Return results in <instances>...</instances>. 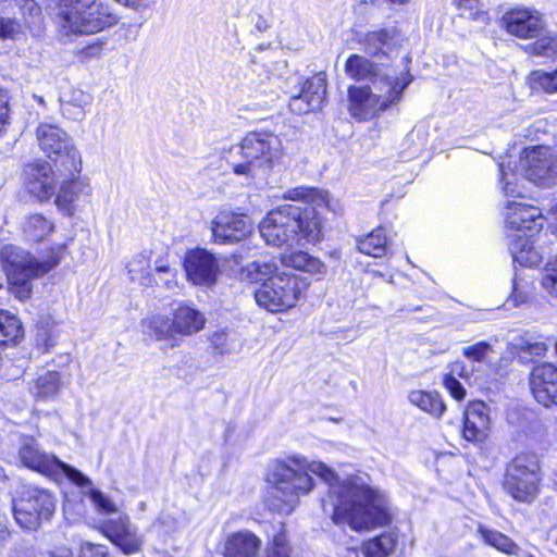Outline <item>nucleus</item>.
I'll return each mask as SVG.
<instances>
[{
	"label": "nucleus",
	"mask_w": 557,
	"mask_h": 557,
	"mask_svg": "<svg viewBox=\"0 0 557 557\" xmlns=\"http://www.w3.org/2000/svg\"><path fill=\"white\" fill-rule=\"evenodd\" d=\"M531 83L534 88H540L550 94L557 92V70L552 73L534 71L531 74Z\"/></svg>",
	"instance_id": "nucleus-43"
},
{
	"label": "nucleus",
	"mask_w": 557,
	"mask_h": 557,
	"mask_svg": "<svg viewBox=\"0 0 557 557\" xmlns=\"http://www.w3.org/2000/svg\"><path fill=\"white\" fill-rule=\"evenodd\" d=\"M533 296V287L530 282L520 277L517 273L512 280V292L509 301L513 306H520L529 302Z\"/></svg>",
	"instance_id": "nucleus-39"
},
{
	"label": "nucleus",
	"mask_w": 557,
	"mask_h": 557,
	"mask_svg": "<svg viewBox=\"0 0 557 557\" xmlns=\"http://www.w3.org/2000/svg\"><path fill=\"white\" fill-rule=\"evenodd\" d=\"M409 403L434 418H441L446 406L437 392L413 389L408 394Z\"/></svg>",
	"instance_id": "nucleus-30"
},
{
	"label": "nucleus",
	"mask_w": 557,
	"mask_h": 557,
	"mask_svg": "<svg viewBox=\"0 0 557 557\" xmlns=\"http://www.w3.org/2000/svg\"><path fill=\"white\" fill-rule=\"evenodd\" d=\"M163 527L166 532L174 533L182 529L183 523L178 519H174L170 515H165L161 518L158 528Z\"/></svg>",
	"instance_id": "nucleus-49"
},
{
	"label": "nucleus",
	"mask_w": 557,
	"mask_h": 557,
	"mask_svg": "<svg viewBox=\"0 0 557 557\" xmlns=\"http://www.w3.org/2000/svg\"><path fill=\"white\" fill-rule=\"evenodd\" d=\"M545 222L540 208L520 201H508L505 211L506 237L513 262L523 267L542 263L547 234H541Z\"/></svg>",
	"instance_id": "nucleus-3"
},
{
	"label": "nucleus",
	"mask_w": 557,
	"mask_h": 557,
	"mask_svg": "<svg viewBox=\"0 0 557 557\" xmlns=\"http://www.w3.org/2000/svg\"><path fill=\"white\" fill-rule=\"evenodd\" d=\"M20 30L15 20L0 17V39L14 38Z\"/></svg>",
	"instance_id": "nucleus-47"
},
{
	"label": "nucleus",
	"mask_w": 557,
	"mask_h": 557,
	"mask_svg": "<svg viewBox=\"0 0 557 557\" xmlns=\"http://www.w3.org/2000/svg\"><path fill=\"white\" fill-rule=\"evenodd\" d=\"M2 287V284L0 283V288Z\"/></svg>",
	"instance_id": "nucleus-60"
},
{
	"label": "nucleus",
	"mask_w": 557,
	"mask_h": 557,
	"mask_svg": "<svg viewBox=\"0 0 557 557\" xmlns=\"http://www.w3.org/2000/svg\"><path fill=\"white\" fill-rule=\"evenodd\" d=\"M309 287L307 278L293 273H277L255 290L260 307L271 312H282L296 307Z\"/></svg>",
	"instance_id": "nucleus-10"
},
{
	"label": "nucleus",
	"mask_w": 557,
	"mask_h": 557,
	"mask_svg": "<svg viewBox=\"0 0 557 557\" xmlns=\"http://www.w3.org/2000/svg\"><path fill=\"white\" fill-rule=\"evenodd\" d=\"M536 38L537 40L530 44L527 48L530 54L550 59L557 57V37L547 30V26L545 27L544 35H540Z\"/></svg>",
	"instance_id": "nucleus-36"
},
{
	"label": "nucleus",
	"mask_w": 557,
	"mask_h": 557,
	"mask_svg": "<svg viewBox=\"0 0 557 557\" xmlns=\"http://www.w3.org/2000/svg\"><path fill=\"white\" fill-rule=\"evenodd\" d=\"M361 253L381 258L387 253V239L385 230L377 227L364 237L358 239L357 245Z\"/></svg>",
	"instance_id": "nucleus-32"
},
{
	"label": "nucleus",
	"mask_w": 557,
	"mask_h": 557,
	"mask_svg": "<svg viewBox=\"0 0 557 557\" xmlns=\"http://www.w3.org/2000/svg\"><path fill=\"white\" fill-rule=\"evenodd\" d=\"M79 557H108V550L102 545L87 543L82 546Z\"/></svg>",
	"instance_id": "nucleus-48"
},
{
	"label": "nucleus",
	"mask_w": 557,
	"mask_h": 557,
	"mask_svg": "<svg viewBox=\"0 0 557 557\" xmlns=\"http://www.w3.org/2000/svg\"><path fill=\"white\" fill-rule=\"evenodd\" d=\"M40 149L49 157L66 153L73 160L79 157L78 150L72 146L66 133L59 126L40 123L36 131Z\"/></svg>",
	"instance_id": "nucleus-19"
},
{
	"label": "nucleus",
	"mask_w": 557,
	"mask_h": 557,
	"mask_svg": "<svg viewBox=\"0 0 557 557\" xmlns=\"http://www.w3.org/2000/svg\"><path fill=\"white\" fill-rule=\"evenodd\" d=\"M290 552L286 532L281 530L268 545L265 555L267 557H292Z\"/></svg>",
	"instance_id": "nucleus-42"
},
{
	"label": "nucleus",
	"mask_w": 557,
	"mask_h": 557,
	"mask_svg": "<svg viewBox=\"0 0 557 557\" xmlns=\"http://www.w3.org/2000/svg\"><path fill=\"white\" fill-rule=\"evenodd\" d=\"M55 509V499L45 488L25 487L17 499H13V516L16 523L26 530H36L51 518Z\"/></svg>",
	"instance_id": "nucleus-12"
},
{
	"label": "nucleus",
	"mask_w": 557,
	"mask_h": 557,
	"mask_svg": "<svg viewBox=\"0 0 557 557\" xmlns=\"http://www.w3.org/2000/svg\"><path fill=\"white\" fill-rule=\"evenodd\" d=\"M368 273H370L374 277H382V278L385 277V275L382 272L376 271V270H368Z\"/></svg>",
	"instance_id": "nucleus-56"
},
{
	"label": "nucleus",
	"mask_w": 557,
	"mask_h": 557,
	"mask_svg": "<svg viewBox=\"0 0 557 557\" xmlns=\"http://www.w3.org/2000/svg\"><path fill=\"white\" fill-rule=\"evenodd\" d=\"M311 474L329 485V497L322 500V508L331 513L335 524H347L352 530L362 531L389 522L387 499L371 486L369 478L357 474L339 480L329 466L309 460L301 454H288L268 463L264 481L269 486L265 495L269 509L283 515L292 513L300 497L314 490Z\"/></svg>",
	"instance_id": "nucleus-1"
},
{
	"label": "nucleus",
	"mask_w": 557,
	"mask_h": 557,
	"mask_svg": "<svg viewBox=\"0 0 557 557\" xmlns=\"http://www.w3.org/2000/svg\"><path fill=\"white\" fill-rule=\"evenodd\" d=\"M490 424L487 405L480 400L470 403L465 410L463 437L469 442H482L487 436Z\"/></svg>",
	"instance_id": "nucleus-21"
},
{
	"label": "nucleus",
	"mask_w": 557,
	"mask_h": 557,
	"mask_svg": "<svg viewBox=\"0 0 557 557\" xmlns=\"http://www.w3.org/2000/svg\"><path fill=\"white\" fill-rule=\"evenodd\" d=\"M7 475L4 473V470L0 467V482H3L5 480Z\"/></svg>",
	"instance_id": "nucleus-58"
},
{
	"label": "nucleus",
	"mask_w": 557,
	"mask_h": 557,
	"mask_svg": "<svg viewBox=\"0 0 557 557\" xmlns=\"http://www.w3.org/2000/svg\"><path fill=\"white\" fill-rule=\"evenodd\" d=\"M91 187L85 181H72L63 185L57 196V203L62 210L70 212L77 202H88Z\"/></svg>",
	"instance_id": "nucleus-27"
},
{
	"label": "nucleus",
	"mask_w": 557,
	"mask_h": 557,
	"mask_svg": "<svg viewBox=\"0 0 557 557\" xmlns=\"http://www.w3.org/2000/svg\"><path fill=\"white\" fill-rule=\"evenodd\" d=\"M397 536L392 532L369 540L364 543L362 552L366 557H388L395 549Z\"/></svg>",
	"instance_id": "nucleus-33"
},
{
	"label": "nucleus",
	"mask_w": 557,
	"mask_h": 557,
	"mask_svg": "<svg viewBox=\"0 0 557 557\" xmlns=\"http://www.w3.org/2000/svg\"><path fill=\"white\" fill-rule=\"evenodd\" d=\"M156 270L159 272V273H164L166 274L169 277H165V278H161L164 283V285L168 287V288H171V284L174 282V277H175V274L170 270V268L164 264V263H160L156 267Z\"/></svg>",
	"instance_id": "nucleus-50"
},
{
	"label": "nucleus",
	"mask_w": 557,
	"mask_h": 557,
	"mask_svg": "<svg viewBox=\"0 0 557 557\" xmlns=\"http://www.w3.org/2000/svg\"><path fill=\"white\" fill-rule=\"evenodd\" d=\"M60 386V374L55 371H45L38 374L29 392L37 400H48L58 395Z\"/></svg>",
	"instance_id": "nucleus-31"
},
{
	"label": "nucleus",
	"mask_w": 557,
	"mask_h": 557,
	"mask_svg": "<svg viewBox=\"0 0 557 557\" xmlns=\"http://www.w3.org/2000/svg\"><path fill=\"white\" fill-rule=\"evenodd\" d=\"M346 74L355 81H369L371 85L376 78H385L389 75H399L393 69L377 67L371 60L359 54H351L345 63Z\"/></svg>",
	"instance_id": "nucleus-22"
},
{
	"label": "nucleus",
	"mask_w": 557,
	"mask_h": 557,
	"mask_svg": "<svg viewBox=\"0 0 557 557\" xmlns=\"http://www.w3.org/2000/svg\"><path fill=\"white\" fill-rule=\"evenodd\" d=\"M210 342L213 348L221 355L234 354L240 349V343L234 333L225 331L214 332L210 337Z\"/></svg>",
	"instance_id": "nucleus-38"
},
{
	"label": "nucleus",
	"mask_w": 557,
	"mask_h": 557,
	"mask_svg": "<svg viewBox=\"0 0 557 557\" xmlns=\"http://www.w3.org/2000/svg\"><path fill=\"white\" fill-rule=\"evenodd\" d=\"M184 267L188 280L196 285L213 284L219 272L218 260L205 249L189 251L185 257Z\"/></svg>",
	"instance_id": "nucleus-18"
},
{
	"label": "nucleus",
	"mask_w": 557,
	"mask_h": 557,
	"mask_svg": "<svg viewBox=\"0 0 557 557\" xmlns=\"http://www.w3.org/2000/svg\"><path fill=\"white\" fill-rule=\"evenodd\" d=\"M261 541L250 531L231 534L225 543L224 557H255Z\"/></svg>",
	"instance_id": "nucleus-24"
},
{
	"label": "nucleus",
	"mask_w": 557,
	"mask_h": 557,
	"mask_svg": "<svg viewBox=\"0 0 557 557\" xmlns=\"http://www.w3.org/2000/svg\"><path fill=\"white\" fill-rule=\"evenodd\" d=\"M125 5H135L136 0H116Z\"/></svg>",
	"instance_id": "nucleus-57"
},
{
	"label": "nucleus",
	"mask_w": 557,
	"mask_h": 557,
	"mask_svg": "<svg viewBox=\"0 0 557 557\" xmlns=\"http://www.w3.org/2000/svg\"><path fill=\"white\" fill-rule=\"evenodd\" d=\"M20 462L38 473L58 479L66 476L73 484L81 487L83 493L90 498L95 509L108 519L103 522L104 534L125 554H133L138 548V542L129 532L128 519L120 512L106 495L92 487L88 476L76 468L59 460L54 455L42 450L34 437H24L18 447Z\"/></svg>",
	"instance_id": "nucleus-2"
},
{
	"label": "nucleus",
	"mask_w": 557,
	"mask_h": 557,
	"mask_svg": "<svg viewBox=\"0 0 557 557\" xmlns=\"http://www.w3.org/2000/svg\"><path fill=\"white\" fill-rule=\"evenodd\" d=\"M541 285L552 298L557 299V256L546 263Z\"/></svg>",
	"instance_id": "nucleus-41"
},
{
	"label": "nucleus",
	"mask_w": 557,
	"mask_h": 557,
	"mask_svg": "<svg viewBox=\"0 0 557 557\" xmlns=\"http://www.w3.org/2000/svg\"><path fill=\"white\" fill-rule=\"evenodd\" d=\"M260 235L275 247L305 246L320 240V221L311 207L284 205L271 210L259 224Z\"/></svg>",
	"instance_id": "nucleus-4"
},
{
	"label": "nucleus",
	"mask_w": 557,
	"mask_h": 557,
	"mask_svg": "<svg viewBox=\"0 0 557 557\" xmlns=\"http://www.w3.org/2000/svg\"><path fill=\"white\" fill-rule=\"evenodd\" d=\"M71 507V502L69 499L64 503V509L67 510Z\"/></svg>",
	"instance_id": "nucleus-59"
},
{
	"label": "nucleus",
	"mask_w": 557,
	"mask_h": 557,
	"mask_svg": "<svg viewBox=\"0 0 557 557\" xmlns=\"http://www.w3.org/2000/svg\"><path fill=\"white\" fill-rule=\"evenodd\" d=\"M41 339H44V347H45V350H47L49 347L53 346V342H51L49 338H48V334H47V331H41L37 334V344L38 345H41Z\"/></svg>",
	"instance_id": "nucleus-53"
},
{
	"label": "nucleus",
	"mask_w": 557,
	"mask_h": 557,
	"mask_svg": "<svg viewBox=\"0 0 557 557\" xmlns=\"http://www.w3.org/2000/svg\"><path fill=\"white\" fill-rule=\"evenodd\" d=\"M211 231L215 243L234 244L252 232V223L247 215L224 210L212 221Z\"/></svg>",
	"instance_id": "nucleus-15"
},
{
	"label": "nucleus",
	"mask_w": 557,
	"mask_h": 557,
	"mask_svg": "<svg viewBox=\"0 0 557 557\" xmlns=\"http://www.w3.org/2000/svg\"><path fill=\"white\" fill-rule=\"evenodd\" d=\"M101 51V45L100 44H92L88 47H86L82 53L86 57H97Z\"/></svg>",
	"instance_id": "nucleus-51"
},
{
	"label": "nucleus",
	"mask_w": 557,
	"mask_h": 557,
	"mask_svg": "<svg viewBox=\"0 0 557 557\" xmlns=\"http://www.w3.org/2000/svg\"><path fill=\"white\" fill-rule=\"evenodd\" d=\"M444 386L449 392L450 396L460 401L466 397V389L462 384L453 375L446 374L444 376Z\"/></svg>",
	"instance_id": "nucleus-46"
},
{
	"label": "nucleus",
	"mask_w": 557,
	"mask_h": 557,
	"mask_svg": "<svg viewBox=\"0 0 557 557\" xmlns=\"http://www.w3.org/2000/svg\"><path fill=\"white\" fill-rule=\"evenodd\" d=\"M357 40L362 50L370 55H387L406 41V37L395 25L377 30L357 34Z\"/></svg>",
	"instance_id": "nucleus-16"
},
{
	"label": "nucleus",
	"mask_w": 557,
	"mask_h": 557,
	"mask_svg": "<svg viewBox=\"0 0 557 557\" xmlns=\"http://www.w3.org/2000/svg\"><path fill=\"white\" fill-rule=\"evenodd\" d=\"M9 532L5 525L0 521V545L8 539Z\"/></svg>",
	"instance_id": "nucleus-55"
},
{
	"label": "nucleus",
	"mask_w": 557,
	"mask_h": 557,
	"mask_svg": "<svg viewBox=\"0 0 557 557\" xmlns=\"http://www.w3.org/2000/svg\"><path fill=\"white\" fill-rule=\"evenodd\" d=\"M62 246L51 248L46 257H36L16 245H4L0 263L7 275L10 290L20 300L30 297L33 280L55 268L61 260Z\"/></svg>",
	"instance_id": "nucleus-6"
},
{
	"label": "nucleus",
	"mask_w": 557,
	"mask_h": 557,
	"mask_svg": "<svg viewBox=\"0 0 557 557\" xmlns=\"http://www.w3.org/2000/svg\"><path fill=\"white\" fill-rule=\"evenodd\" d=\"M500 176L506 196H522L519 176L540 187H550L557 182V156L547 146L525 148L516 169H511L510 164H500Z\"/></svg>",
	"instance_id": "nucleus-8"
},
{
	"label": "nucleus",
	"mask_w": 557,
	"mask_h": 557,
	"mask_svg": "<svg viewBox=\"0 0 557 557\" xmlns=\"http://www.w3.org/2000/svg\"><path fill=\"white\" fill-rule=\"evenodd\" d=\"M458 8L462 15L472 20L484 17L485 13L480 10L479 0H457Z\"/></svg>",
	"instance_id": "nucleus-45"
},
{
	"label": "nucleus",
	"mask_w": 557,
	"mask_h": 557,
	"mask_svg": "<svg viewBox=\"0 0 557 557\" xmlns=\"http://www.w3.org/2000/svg\"><path fill=\"white\" fill-rule=\"evenodd\" d=\"M502 23L507 33L522 39L544 35L546 27L543 14L531 8H516L506 12Z\"/></svg>",
	"instance_id": "nucleus-14"
},
{
	"label": "nucleus",
	"mask_w": 557,
	"mask_h": 557,
	"mask_svg": "<svg viewBox=\"0 0 557 557\" xmlns=\"http://www.w3.org/2000/svg\"><path fill=\"white\" fill-rule=\"evenodd\" d=\"M45 557H73L72 553L66 547L57 548L54 552H49Z\"/></svg>",
	"instance_id": "nucleus-52"
},
{
	"label": "nucleus",
	"mask_w": 557,
	"mask_h": 557,
	"mask_svg": "<svg viewBox=\"0 0 557 557\" xmlns=\"http://www.w3.org/2000/svg\"><path fill=\"white\" fill-rule=\"evenodd\" d=\"M530 386L537 403L557 406V367L553 363L535 366L530 374Z\"/></svg>",
	"instance_id": "nucleus-17"
},
{
	"label": "nucleus",
	"mask_w": 557,
	"mask_h": 557,
	"mask_svg": "<svg viewBox=\"0 0 557 557\" xmlns=\"http://www.w3.org/2000/svg\"><path fill=\"white\" fill-rule=\"evenodd\" d=\"M297 85L289 90V110L296 114H307L320 109L326 92L325 79L313 76L306 82L295 77Z\"/></svg>",
	"instance_id": "nucleus-13"
},
{
	"label": "nucleus",
	"mask_w": 557,
	"mask_h": 557,
	"mask_svg": "<svg viewBox=\"0 0 557 557\" xmlns=\"http://www.w3.org/2000/svg\"><path fill=\"white\" fill-rule=\"evenodd\" d=\"M550 219L553 221V226L555 228V236L557 237V203L550 209Z\"/></svg>",
	"instance_id": "nucleus-54"
},
{
	"label": "nucleus",
	"mask_w": 557,
	"mask_h": 557,
	"mask_svg": "<svg viewBox=\"0 0 557 557\" xmlns=\"http://www.w3.org/2000/svg\"><path fill=\"white\" fill-rule=\"evenodd\" d=\"M285 198L292 200H304L313 202L317 206L330 207L331 196L325 190H319L314 188L298 187L288 190L285 194Z\"/></svg>",
	"instance_id": "nucleus-37"
},
{
	"label": "nucleus",
	"mask_w": 557,
	"mask_h": 557,
	"mask_svg": "<svg viewBox=\"0 0 557 557\" xmlns=\"http://www.w3.org/2000/svg\"><path fill=\"white\" fill-rule=\"evenodd\" d=\"M478 532L483 540V542L499 552L509 555H517L519 552L518 545L509 539L507 535L496 531L488 529L484 525H480Z\"/></svg>",
	"instance_id": "nucleus-35"
},
{
	"label": "nucleus",
	"mask_w": 557,
	"mask_h": 557,
	"mask_svg": "<svg viewBox=\"0 0 557 557\" xmlns=\"http://www.w3.org/2000/svg\"><path fill=\"white\" fill-rule=\"evenodd\" d=\"M408 69L399 75L376 78L373 85L352 86L348 89V110L358 121H370L401 100L403 91L411 83Z\"/></svg>",
	"instance_id": "nucleus-7"
},
{
	"label": "nucleus",
	"mask_w": 557,
	"mask_h": 557,
	"mask_svg": "<svg viewBox=\"0 0 557 557\" xmlns=\"http://www.w3.org/2000/svg\"><path fill=\"white\" fill-rule=\"evenodd\" d=\"M59 20L62 30L79 35L101 32L116 22L100 0H60Z\"/></svg>",
	"instance_id": "nucleus-9"
},
{
	"label": "nucleus",
	"mask_w": 557,
	"mask_h": 557,
	"mask_svg": "<svg viewBox=\"0 0 557 557\" xmlns=\"http://www.w3.org/2000/svg\"><path fill=\"white\" fill-rule=\"evenodd\" d=\"M540 481V465L536 457L520 454L507 465L503 485L513 499L530 503L539 493Z\"/></svg>",
	"instance_id": "nucleus-11"
},
{
	"label": "nucleus",
	"mask_w": 557,
	"mask_h": 557,
	"mask_svg": "<svg viewBox=\"0 0 557 557\" xmlns=\"http://www.w3.org/2000/svg\"><path fill=\"white\" fill-rule=\"evenodd\" d=\"M515 346L521 351L535 357L544 356L547 350V345L544 342H531L525 338L519 339Z\"/></svg>",
	"instance_id": "nucleus-44"
},
{
	"label": "nucleus",
	"mask_w": 557,
	"mask_h": 557,
	"mask_svg": "<svg viewBox=\"0 0 557 557\" xmlns=\"http://www.w3.org/2000/svg\"><path fill=\"white\" fill-rule=\"evenodd\" d=\"M28 191L39 200H47L55 194L57 182L49 162L28 164L25 168Z\"/></svg>",
	"instance_id": "nucleus-20"
},
{
	"label": "nucleus",
	"mask_w": 557,
	"mask_h": 557,
	"mask_svg": "<svg viewBox=\"0 0 557 557\" xmlns=\"http://www.w3.org/2000/svg\"><path fill=\"white\" fill-rule=\"evenodd\" d=\"M91 103L90 95L79 88L71 87L60 96L62 114L74 121H81L86 113V108Z\"/></svg>",
	"instance_id": "nucleus-25"
},
{
	"label": "nucleus",
	"mask_w": 557,
	"mask_h": 557,
	"mask_svg": "<svg viewBox=\"0 0 557 557\" xmlns=\"http://www.w3.org/2000/svg\"><path fill=\"white\" fill-rule=\"evenodd\" d=\"M281 262L285 267L314 275L317 280H320L326 273V265L320 259L301 250L283 253Z\"/></svg>",
	"instance_id": "nucleus-26"
},
{
	"label": "nucleus",
	"mask_w": 557,
	"mask_h": 557,
	"mask_svg": "<svg viewBox=\"0 0 557 557\" xmlns=\"http://www.w3.org/2000/svg\"><path fill=\"white\" fill-rule=\"evenodd\" d=\"M284 147L278 135L268 131L249 132L239 144L224 152L232 171L239 176L256 180L264 177L278 164Z\"/></svg>",
	"instance_id": "nucleus-5"
},
{
	"label": "nucleus",
	"mask_w": 557,
	"mask_h": 557,
	"mask_svg": "<svg viewBox=\"0 0 557 557\" xmlns=\"http://www.w3.org/2000/svg\"><path fill=\"white\" fill-rule=\"evenodd\" d=\"M277 271V264L273 261L258 260L248 263L240 271V278L249 282H265L274 276Z\"/></svg>",
	"instance_id": "nucleus-34"
},
{
	"label": "nucleus",
	"mask_w": 557,
	"mask_h": 557,
	"mask_svg": "<svg viewBox=\"0 0 557 557\" xmlns=\"http://www.w3.org/2000/svg\"><path fill=\"white\" fill-rule=\"evenodd\" d=\"M54 231V223L39 214L34 213L25 216L22 223V233L27 243H40Z\"/></svg>",
	"instance_id": "nucleus-28"
},
{
	"label": "nucleus",
	"mask_w": 557,
	"mask_h": 557,
	"mask_svg": "<svg viewBox=\"0 0 557 557\" xmlns=\"http://www.w3.org/2000/svg\"><path fill=\"white\" fill-rule=\"evenodd\" d=\"M461 352L468 361L478 364L476 368H474L478 372L485 373L494 366L493 359L495 350L488 342L481 341L475 344L465 346Z\"/></svg>",
	"instance_id": "nucleus-29"
},
{
	"label": "nucleus",
	"mask_w": 557,
	"mask_h": 557,
	"mask_svg": "<svg viewBox=\"0 0 557 557\" xmlns=\"http://www.w3.org/2000/svg\"><path fill=\"white\" fill-rule=\"evenodd\" d=\"M148 327L159 339L171 337L175 334L173 319L162 314L152 315L149 319Z\"/></svg>",
	"instance_id": "nucleus-40"
},
{
	"label": "nucleus",
	"mask_w": 557,
	"mask_h": 557,
	"mask_svg": "<svg viewBox=\"0 0 557 557\" xmlns=\"http://www.w3.org/2000/svg\"><path fill=\"white\" fill-rule=\"evenodd\" d=\"M174 331L184 336L200 332L206 324L201 311L188 304H180L173 312Z\"/></svg>",
	"instance_id": "nucleus-23"
}]
</instances>
